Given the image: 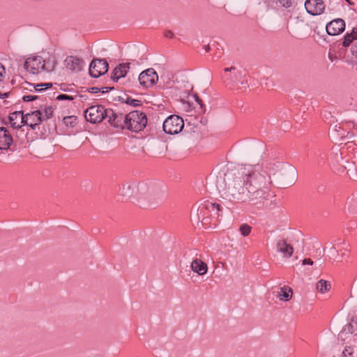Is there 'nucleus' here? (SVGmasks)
Returning a JSON list of instances; mask_svg holds the SVG:
<instances>
[{
  "label": "nucleus",
  "instance_id": "obj_1",
  "mask_svg": "<svg viewBox=\"0 0 357 357\" xmlns=\"http://www.w3.org/2000/svg\"><path fill=\"white\" fill-rule=\"evenodd\" d=\"M243 183L241 181L235 184L234 187L236 191L233 195H238L239 199L245 201L257 200L264 197L265 189L271 185V176L265 172H259L252 165H245L241 168Z\"/></svg>",
  "mask_w": 357,
  "mask_h": 357
},
{
  "label": "nucleus",
  "instance_id": "obj_2",
  "mask_svg": "<svg viewBox=\"0 0 357 357\" xmlns=\"http://www.w3.org/2000/svg\"><path fill=\"white\" fill-rule=\"evenodd\" d=\"M146 124L147 118L142 112L135 110L126 115L125 128L131 131H141L146 127Z\"/></svg>",
  "mask_w": 357,
  "mask_h": 357
},
{
  "label": "nucleus",
  "instance_id": "obj_3",
  "mask_svg": "<svg viewBox=\"0 0 357 357\" xmlns=\"http://www.w3.org/2000/svg\"><path fill=\"white\" fill-rule=\"evenodd\" d=\"M183 127V119L178 115H171L163 122V130L169 135L179 133Z\"/></svg>",
  "mask_w": 357,
  "mask_h": 357
},
{
  "label": "nucleus",
  "instance_id": "obj_4",
  "mask_svg": "<svg viewBox=\"0 0 357 357\" xmlns=\"http://www.w3.org/2000/svg\"><path fill=\"white\" fill-rule=\"evenodd\" d=\"M107 116V109L102 105H93L85 111L86 119L93 123H100Z\"/></svg>",
  "mask_w": 357,
  "mask_h": 357
},
{
  "label": "nucleus",
  "instance_id": "obj_5",
  "mask_svg": "<svg viewBox=\"0 0 357 357\" xmlns=\"http://www.w3.org/2000/svg\"><path fill=\"white\" fill-rule=\"evenodd\" d=\"M45 66V61L40 56L28 58L24 64L25 70L32 75H37L44 71Z\"/></svg>",
  "mask_w": 357,
  "mask_h": 357
},
{
  "label": "nucleus",
  "instance_id": "obj_6",
  "mask_svg": "<svg viewBox=\"0 0 357 357\" xmlns=\"http://www.w3.org/2000/svg\"><path fill=\"white\" fill-rule=\"evenodd\" d=\"M138 79L142 86L149 88L157 83L158 75L153 68H148L139 75Z\"/></svg>",
  "mask_w": 357,
  "mask_h": 357
},
{
  "label": "nucleus",
  "instance_id": "obj_7",
  "mask_svg": "<svg viewBox=\"0 0 357 357\" xmlns=\"http://www.w3.org/2000/svg\"><path fill=\"white\" fill-rule=\"evenodd\" d=\"M108 70V63L105 59H93L89 66V74L91 77H99Z\"/></svg>",
  "mask_w": 357,
  "mask_h": 357
},
{
  "label": "nucleus",
  "instance_id": "obj_8",
  "mask_svg": "<svg viewBox=\"0 0 357 357\" xmlns=\"http://www.w3.org/2000/svg\"><path fill=\"white\" fill-rule=\"evenodd\" d=\"M307 12L312 15H321L325 10V4L322 0H307L305 3Z\"/></svg>",
  "mask_w": 357,
  "mask_h": 357
},
{
  "label": "nucleus",
  "instance_id": "obj_9",
  "mask_svg": "<svg viewBox=\"0 0 357 357\" xmlns=\"http://www.w3.org/2000/svg\"><path fill=\"white\" fill-rule=\"evenodd\" d=\"M326 29L328 34L331 36L340 35L345 29V22L340 18L333 20L327 24Z\"/></svg>",
  "mask_w": 357,
  "mask_h": 357
},
{
  "label": "nucleus",
  "instance_id": "obj_10",
  "mask_svg": "<svg viewBox=\"0 0 357 357\" xmlns=\"http://www.w3.org/2000/svg\"><path fill=\"white\" fill-rule=\"evenodd\" d=\"M109 123L114 127L124 128L126 123V116L121 113L114 112L113 110H107V116Z\"/></svg>",
  "mask_w": 357,
  "mask_h": 357
},
{
  "label": "nucleus",
  "instance_id": "obj_11",
  "mask_svg": "<svg viewBox=\"0 0 357 357\" xmlns=\"http://www.w3.org/2000/svg\"><path fill=\"white\" fill-rule=\"evenodd\" d=\"M42 121L43 113L40 108L24 115V124L29 125L32 129H34Z\"/></svg>",
  "mask_w": 357,
  "mask_h": 357
},
{
  "label": "nucleus",
  "instance_id": "obj_12",
  "mask_svg": "<svg viewBox=\"0 0 357 357\" xmlns=\"http://www.w3.org/2000/svg\"><path fill=\"white\" fill-rule=\"evenodd\" d=\"M13 142L10 132L3 127L0 128V150H8Z\"/></svg>",
  "mask_w": 357,
  "mask_h": 357
},
{
  "label": "nucleus",
  "instance_id": "obj_13",
  "mask_svg": "<svg viewBox=\"0 0 357 357\" xmlns=\"http://www.w3.org/2000/svg\"><path fill=\"white\" fill-rule=\"evenodd\" d=\"M83 61L75 56H68L64 61L66 68L71 71L77 72L82 70Z\"/></svg>",
  "mask_w": 357,
  "mask_h": 357
},
{
  "label": "nucleus",
  "instance_id": "obj_14",
  "mask_svg": "<svg viewBox=\"0 0 357 357\" xmlns=\"http://www.w3.org/2000/svg\"><path fill=\"white\" fill-rule=\"evenodd\" d=\"M276 249L285 258H290L294 252L293 246L287 243L284 239H280L277 241Z\"/></svg>",
  "mask_w": 357,
  "mask_h": 357
},
{
  "label": "nucleus",
  "instance_id": "obj_15",
  "mask_svg": "<svg viewBox=\"0 0 357 357\" xmlns=\"http://www.w3.org/2000/svg\"><path fill=\"white\" fill-rule=\"evenodd\" d=\"M292 296L293 290L289 286L280 287L275 291V296L280 301L287 302L291 299Z\"/></svg>",
  "mask_w": 357,
  "mask_h": 357
},
{
  "label": "nucleus",
  "instance_id": "obj_16",
  "mask_svg": "<svg viewBox=\"0 0 357 357\" xmlns=\"http://www.w3.org/2000/svg\"><path fill=\"white\" fill-rule=\"evenodd\" d=\"M130 63H120L113 70L112 79L117 82L119 79L124 77L130 69Z\"/></svg>",
  "mask_w": 357,
  "mask_h": 357
},
{
  "label": "nucleus",
  "instance_id": "obj_17",
  "mask_svg": "<svg viewBox=\"0 0 357 357\" xmlns=\"http://www.w3.org/2000/svg\"><path fill=\"white\" fill-rule=\"evenodd\" d=\"M191 269L199 275H204L208 271V265L200 259H195L191 262Z\"/></svg>",
  "mask_w": 357,
  "mask_h": 357
},
{
  "label": "nucleus",
  "instance_id": "obj_18",
  "mask_svg": "<svg viewBox=\"0 0 357 357\" xmlns=\"http://www.w3.org/2000/svg\"><path fill=\"white\" fill-rule=\"evenodd\" d=\"M9 119L12 126L15 128H20L24 124V115L22 111L11 113Z\"/></svg>",
  "mask_w": 357,
  "mask_h": 357
},
{
  "label": "nucleus",
  "instance_id": "obj_19",
  "mask_svg": "<svg viewBox=\"0 0 357 357\" xmlns=\"http://www.w3.org/2000/svg\"><path fill=\"white\" fill-rule=\"evenodd\" d=\"M283 180L287 184H294L297 179V172L294 167H289L284 170Z\"/></svg>",
  "mask_w": 357,
  "mask_h": 357
},
{
  "label": "nucleus",
  "instance_id": "obj_20",
  "mask_svg": "<svg viewBox=\"0 0 357 357\" xmlns=\"http://www.w3.org/2000/svg\"><path fill=\"white\" fill-rule=\"evenodd\" d=\"M166 191L165 190H158V189H151L149 192V198L151 202H160L166 198Z\"/></svg>",
  "mask_w": 357,
  "mask_h": 357
},
{
  "label": "nucleus",
  "instance_id": "obj_21",
  "mask_svg": "<svg viewBox=\"0 0 357 357\" xmlns=\"http://www.w3.org/2000/svg\"><path fill=\"white\" fill-rule=\"evenodd\" d=\"M316 287L319 293L324 294L331 289V286L328 281L325 280H320L317 282Z\"/></svg>",
  "mask_w": 357,
  "mask_h": 357
},
{
  "label": "nucleus",
  "instance_id": "obj_22",
  "mask_svg": "<svg viewBox=\"0 0 357 357\" xmlns=\"http://www.w3.org/2000/svg\"><path fill=\"white\" fill-rule=\"evenodd\" d=\"M357 38V29H353L351 33H347L344 38L343 45L344 47H348L351 42Z\"/></svg>",
  "mask_w": 357,
  "mask_h": 357
},
{
  "label": "nucleus",
  "instance_id": "obj_23",
  "mask_svg": "<svg viewBox=\"0 0 357 357\" xmlns=\"http://www.w3.org/2000/svg\"><path fill=\"white\" fill-rule=\"evenodd\" d=\"M37 109L40 108L42 110L43 113V121L47 120L50 119L53 114V108L51 106L45 107L43 109V105H40L39 107H36Z\"/></svg>",
  "mask_w": 357,
  "mask_h": 357
},
{
  "label": "nucleus",
  "instance_id": "obj_24",
  "mask_svg": "<svg viewBox=\"0 0 357 357\" xmlns=\"http://www.w3.org/2000/svg\"><path fill=\"white\" fill-rule=\"evenodd\" d=\"M344 330L350 333H355L357 332V319L352 318L350 322L345 326Z\"/></svg>",
  "mask_w": 357,
  "mask_h": 357
},
{
  "label": "nucleus",
  "instance_id": "obj_25",
  "mask_svg": "<svg viewBox=\"0 0 357 357\" xmlns=\"http://www.w3.org/2000/svg\"><path fill=\"white\" fill-rule=\"evenodd\" d=\"M56 65V61L54 59H49L47 61H45L44 71L48 73L52 72L54 70Z\"/></svg>",
  "mask_w": 357,
  "mask_h": 357
},
{
  "label": "nucleus",
  "instance_id": "obj_26",
  "mask_svg": "<svg viewBox=\"0 0 357 357\" xmlns=\"http://www.w3.org/2000/svg\"><path fill=\"white\" fill-rule=\"evenodd\" d=\"M52 86V83H45V84H39L34 85L33 88L35 89V91L40 92L45 89H50Z\"/></svg>",
  "mask_w": 357,
  "mask_h": 357
},
{
  "label": "nucleus",
  "instance_id": "obj_27",
  "mask_svg": "<svg viewBox=\"0 0 357 357\" xmlns=\"http://www.w3.org/2000/svg\"><path fill=\"white\" fill-rule=\"evenodd\" d=\"M239 231L243 236H247L251 231V227L247 224H243L240 226Z\"/></svg>",
  "mask_w": 357,
  "mask_h": 357
},
{
  "label": "nucleus",
  "instance_id": "obj_28",
  "mask_svg": "<svg viewBox=\"0 0 357 357\" xmlns=\"http://www.w3.org/2000/svg\"><path fill=\"white\" fill-rule=\"evenodd\" d=\"M111 88L104 87V88H98V87H91L89 89V91L92 93H97L102 90V93L107 92L110 90Z\"/></svg>",
  "mask_w": 357,
  "mask_h": 357
},
{
  "label": "nucleus",
  "instance_id": "obj_29",
  "mask_svg": "<svg viewBox=\"0 0 357 357\" xmlns=\"http://www.w3.org/2000/svg\"><path fill=\"white\" fill-rule=\"evenodd\" d=\"M75 97H76V96H68L66 94H61L56 97V100H73L75 99Z\"/></svg>",
  "mask_w": 357,
  "mask_h": 357
},
{
  "label": "nucleus",
  "instance_id": "obj_30",
  "mask_svg": "<svg viewBox=\"0 0 357 357\" xmlns=\"http://www.w3.org/2000/svg\"><path fill=\"white\" fill-rule=\"evenodd\" d=\"M294 0H279V3L285 8H289L293 4Z\"/></svg>",
  "mask_w": 357,
  "mask_h": 357
},
{
  "label": "nucleus",
  "instance_id": "obj_31",
  "mask_svg": "<svg viewBox=\"0 0 357 357\" xmlns=\"http://www.w3.org/2000/svg\"><path fill=\"white\" fill-rule=\"evenodd\" d=\"M354 352V350L351 347L345 348L344 350L342 351V355L344 357H349L352 355Z\"/></svg>",
  "mask_w": 357,
  "mask_h": 357
},
{
  "label": "nucleus",
  "instance_id": "obj_32",
  "mask_svg": "<svg viewBox=\"0 0 357 357\" xmlns=\"http://www.w3.org/2000/svg\"><path fill=\"white\" fill-rule=\"evenodd\" d=\"M37 98H38L37 96H33V95L24 96L22 98V99L24 101H32V100H35Z\"/></svg>",
  "mask_w": 357,
  "mask_h": 357
},
{
  "label": "nucleus",
  "instance_id": "obj_33",
  "mask_svg": "<svg viewBox=\"0 0 357 357\" xmlns=\"http://www.w3.org/2000/svg\"><path fill=\"white\" fill-rule=\"evenodd\" d=\"M192 96L195 98V101L200 105V107L202 109L204 108L203 102L202 99L198 96V95L197 93H194Z\"/></svg>",
  "mask_w": 357,
  "mask_h": 357
},
{
  "label": "nucleus",
  "instance_id": "obj_34",
  "mask_svg": "<svg viewBox=\"0 0 357 357\" xmlns=\"http://www.w3.org/2000/svg\"><path fill=\"white\" fill-rule=\"evenodd\" d=\"M5 68L4 66L0 63V81H1L3 78L4 74H5Z\"/></svg>",
  "mask_w": 357,
  "mask_h": 357
},
{
  "label": "nucleus",
  "instance_id": "obj_35",
  "mask_svg": "<svg viewBox=\"0 0 357 357\" xmlns=\"http://www.w3.org/2000/svg\"><path fill=\"white\" fill-rule=\"evenodd\" d=\"M351 53L357 59V42L351 47Z\"/></svg>",
  "mask_w": 357,
  "mask_h": 357
},
{
  "label": "nucleus",
  "instance_id": "obj_36",
  "mask_svg": "<svg viewBox=\"0 0 357 357\" xmlns=\"http://www.w3.org/2000/svg\"><path fill=\"white\" fill-rule=\"evenodd\" d=\"M303 265H305V264H308V265H312L313 264V261L310 258H307V259H304L303 260Z\"/></svg>",
  "mask_w": 357,
  "mask_h": 357
},
{
  "label": "nucleus",
  "instance_id": "obj_37",
  "mask_svg": "<svg viewBox=\"0 0 357 357\" xmlns=\"http://www.w3.org/2000/svg\"><path fill=\"white\" fill-rule=\"evenodd\" d=\"M165 36L171 38L174 36V33L171 31H167L165 32Z\"/></svg>",
  "mask_w": 357,
  "mask_h": 357
},
{
  "label": "nucleus",
  "instance_id": "obj_38",
  "mask_svg": "<svg viewBox=\"0 0 357 357\" xmlns=\"http://www.w3.org/2000/svg\"><path fill=\"white\" fill-rule=\"evenodd\" d=\"M236 70V68L234 67V66H231L230 68H225V72H231L233 70Z\"/></svg>",
  "mask_w": 357,
  "mask_h": 357
},
{
  "label": "nucleus",
  "instance_id": "obj_39",
  "mask_svg": "<svg viewBox=\"0 0 357 357\" xmlns=\"http://www.w3.org/2000/svg\"><path fill=\"white\" fill-rule=\"evenodd\" d=\"M8 96V93H1L0 92V98H7Z\"/></svg>",
  "mask_w": 357,
  "mask_h": 357
},
{
  "label": "nucleus",
  "instance_id": "obj_40",
  "mask_svg": "<svg viewBox=\"0 0 357 357\" xmlns=\"http://www.w3.org/2000/svg\"><path fill=\"white\" fill-rule=\"evenodd\" d=\"M204 49H205V50H206V52H208V51L210 50V47H209V45H206V46L204 47Z\"/></svg>",
  "mask_w": 357,
  "mask_h": 357
},
{
  "label": "nucleus",
  "instance_id": "obj_41",
  "mask_svg": "<svg viewBox=\"0 0 357 357\" xmlns=\"http://www.w3.org/2000/svg\"><path fill=\"white\" fill-rule=\"evenodd\" d=\"M213 207H216L218 208V210H220V205L219 204H213Z\"/></svg>",
  "mask_w": 357,
  "mask_h": 357
},
{
  "label": "nucleus",
  "instance_id": "obj_42",
  "mask_svg": "<svg viewBox=\"0 0 357 357\" xmlns=\"http://www.w3.org/2000/svg\"><path fill=\"white\" fill-rule=\"evenodd\" d=\"M135 102H138V100H132V104H134V105H136V103H135Z\"/></svg>",
  "mask_w": 357,
  "mask_h": 357
},
{
  "label": "nucleus",
  "instance_id": "obj_43",
  "mask_svg": "<svg viewBox=\"0 0 357 357\" xmlns=\"http://www.w3.org/2000/svg\"><path fill=\"white\" fill-rule=\"evenodd\" d=\"M135 102H138V100H132V104H134V105H136V103H135Z\"/></svg>",
  "mask_w": 357,
  "mask_h": 357
},
{
  "label": "nucleus",
  "instance_id": "obj_44",
  "mask_svg": "<svg viewBox=\"0 0 357 357\" xmlns=\"http://www.w3.org/2000/svg\"><path fill=\"white\" fill-rule=\"evenodd\" d=\"M135 102H138V100H132V104H134V105H136V103H135Z\"/></svg>",
  "mask_w": 357,
  "mask_h": 357
},
{
  "label": "nucleus",
  "instance_id": "obj_45",
  "mask_svg": "<svg viewBox=\"0 0 357 357\" xmlns=\"http://www.w3.org/2000/svg\"><path fill=\"white\" fill-rule=\"evenodd\" d=\"M347 2H349V0H346Z\"/></svg>",
  "mask_w": 357,
  "mask_h": 357
}]
</instances>
